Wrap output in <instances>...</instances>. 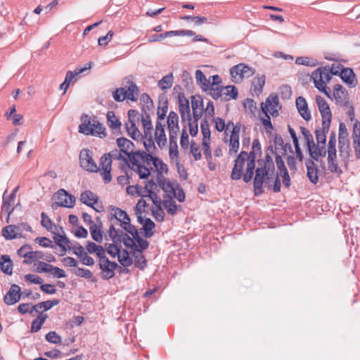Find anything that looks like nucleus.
<instances>
[{
	"label": "nucleus",
	"mask_w": 360,
	"mask_h": 360,
	"mask_svg": "<svg viewBox=\"0 0 360 360\" xmlns=\"http://www.w3.org/2000/svg\"><path fill=\"white\" fill-rule=\"evenodd\" d=\"M81 121L82 124L79 126V133L97 136L100 138L106 136L105 128L98 120L94 119L91 122V117L84 114L82 115Z\"/></svg>",
	"instance_id": "nucleus-1"
},
{
	"label": "nucleus",
	"mask_w": 360,
	"mask_h": 360,
	"mask_svg": "<svg viewBox=\"0 0 360 360\" xmlns=\"http://www.w3.org/2000/svg\"><path fill=\"white\" fill-rule=\"evenodd\" d=\"M255 176L253 179L254 195L259 196L264 193L263 184H268L270 181L269 176L271 172V169H267L265 166H261L255 169Z\"/></svg>",
	"instance_id": "nucleus-2"
},
{
	"label": "nucleus",
	"mask_w": 360,
	"mask_h": 360,
	"mask_svg": "<svg viewBox=\"0 0 360 360\" xmlns=\"http://www.w3.org/2000/svg\"><path fill=\"white\" fill-rule=\"evenodd\" d=\"M53 199L56 202L52 204L53 209H57L59 207L72 208L75 203V196L70 194L63 188L59 189L53 195Z\"/></svg>",
	"instance_id": "nucleus-3"
},
{
	"label": "nucleus",
	"mask_w": 360,
	"mask_h": 360,
	"mask_svg": "<svg viewBox=\"0 0 360 360\" xmlns=\"http://www.w3.org/2000/svg\"><path fill=\"white\" fill-rule=\"evenodd\" d=\"M255 72L254 68L245 63H239L230 69L232 81L235 83H239L243 78H248L252 76Z\"/></svg>",
	"instance_id": "nucleus-4"
},
{
	"label": "nucleus",
	"mask_w": 360,
	"mask_h": 360,
	"mask_svg": "<svg viewBox=\"0 0 360 360\" xmlns=\"http://www.w3.org/2000/svg\"><path fill=\"white\" fill-rule=\"evenodd\" d=\"M91 151L87 148L82 149L79 153L80 166L87 172L96 173L100 170L94 160Z\"/></svg>",
	"instance_id": "nucleus-5"
},
{
	"label": "nucleus",
	"mask_w": 360,
	"mask_h": 360,
	"mask_svg": "<svg viewBox=\"0 0 360 360\" xmlns=\"http://www.w3.org/2000/svg\"><path fill=\"white\" fill-rule=\"evenodd\" d=\"M18 190V187L15 188L12 193L9 195H6L7 191H6L3 195V202L1 206V211L6 214V222H9L11 214L14 210V202L16 197V193Z\"/></svg>",
	"instance_id": "nucleus-6"
},
{
	"label": "nucleus",
	"mask_w": 360,
	"mask_h": 360,
	"mask_svg": "<svg viewBox=\"0 0 360 360\" xmlns=\"http://www.w3.org/2000/svg\"><path fill=\"white\" fill-rule=\"evenodd\" d=\"M99 269L101 270V276L104 280H109L115 276V271L119 267L115 262H112L109 259L98 262Z\"/></svg>",
	"instance_id": "nucleus-7"
},
{
	"label": "nucleus",
	"mask_w": 360,
	"mask_h": 360,
	"mask_svg": "<svg viewBox=\"0 0 360 360\" xmlns=\"http://www.w3.org/2000/svg\"><path fill=\"white\" fill-rule=\"evenodd\" d=\"M101 175L105 184H108L112 180L111 169L112 160L107 155L104 154L100 159Z\"/></svg>",
	"instance_id": "nucleus-8"
},
{
	"label": "nucleus",
	"mask_w": 360,
	"mask_h": 360,
	"mask_svg": "<svg viewBox=\"0 0 360 360\" xmlns=\"http://www.w3.org/2000/svg\"><path fill=\"white\" fill-rule=\"evenodd\" d=\"M262 107H266L268 112L273 117H277L278 115V111L281 108V106L279 105L278 96L273 94H270L266 99L265 103H262Z\"/></svg>",
	"instance_id": "nucleus-9"
},
{
	"label": "nucleus",
	"mask_w": 360,
	"mask_h": 360,
	"mask_svg": "<svg viewBox=\"0 0 360 360\" xmlns=\"http://www.w3.org/2000/svg\"><path fill=\"white\" fill-rule=\"evenodd\" d=\"M21 296L20 287L17 284H12L9 290L4 297V302L6 305H13L20 301Z\"/></svg>",
	"instance_id": "nucleus-10"
},
{
	"label": "nucleus",
	"mask_w": 360,
	"mask_h": 360,
	"mask_svg": "<svg viewBox=\"0 0 360 360\" xmlns=\"http://www.w3.org/2000/svg\"><path fill=\"white\" fill-rule=\"evenodd\" d=\"M320 70L321 69H316L311 74V78L314 81V86L328 98H331L330 88L326 86V81L323 80L321 75L320 74Z\"/></svg>",
	"instance_id": "nucleus-11"
},
{
	"label": "nucleus",
	"mask_w": 360,
	"mask_h": 360,
	"mask_svg": "<svg viewBox=\"0 0 360 360\" xmlns=\"http://www.w3.org/2000/svg\"><path fill=\"white\" fill-rule=\"evenodd\" d=\"M257 155L255 151L252 150L248 154L246 170L243 174V181L245 183L250 182L252 179L255 169Z\"/></svg>",
	"instance_id": "nucleus-12"
},
{
	"label": "nucleus",
	"mask_w": 360,
	"mask_h": 360,
	"mask_svg": "<svg viewBox=\"0 0 360 360\" xmlns=\"http://www.w3.org/2000/svg\"><path fill=\"white\" fill-rule=\"evenodd\" d=\"M337 103L342 106H347L349 103L347 91L341 84H336L334 86L333 94Z\"/></svg>",
	"instance_id": "nucleus-13"
},
{
	"label": "nucleus",
	"mask_w": 360,
	"mask_h": 360,
	"mask_svg": "<svg viewBox=\"0 0 360 360\" xmlns=\"http://www.w3.org/2000/svg\"><path fill=\"white\" fill-rule=\"evenodd\" d=\"M308 152L310 156V159L313 161L319 162V158H323L328 153V149H326V145H319L315 143L308 148ZM320 162L323 164V160H320Z\"/></svg>",
	"instance_id": "nucleus-14"
},
{
	"label": "nucleus",
	"mask_w": 360,
	"mask_h": 360,
	"mask_svg": "<svg viewBox=\"0 0 360 360\" xmlns=\"http://www.w3.org/2000/svg\"><path fill=\"white\" fill-rule=\"evenodd\" d=\"M328 169L334 174L340 175L342 173L341 168L338 165L336 148L328 150Z\"/></svg>",
	"instance_id": "nucleus-15"
},
{
	"label": "nucleus",
	"mask_w": 360,
	"mask_h": 360,
	"mask_svg": "<svg viewBox=\"0 0 360 360\" xmlns=\"http://www.w3.org/2000/svg\"><path fill=\"white\" fill-rule=\"evenodd\" d=\"M124 84L127 86V89L125 90V99L127 98L131 101H136L138 99L139 89L137 85L129 78L125 77Z\"/></svg>",
	"instance_id": "nucleus-16"
},
{
	"label": "nucleus",
	"mask_w": 360,
	"mask_h": 360,
	"mask_svg": "<svg viewBox=\"0 0 360 360\" xmlns=\"http://www.w3.org/2000/svg\"><path fill=\"white\" fill-rule=\"evenodd\" d=\"M191 106L194 122H198L204 112L203 101L200 96L198 99L195 96H191Z\"/></svg>",
	"instance_id": "nucleus-17"
},
{
	"label": "nucleus",
	"mask_w": 360,
	"mask_h": 360,
	"mask_svg": "<svg viewBox=\"0 0 360 360\" xmlns=\"http://www.w3.org/2000/svg\"><path fill=\"white\" fill-rule=\"evenodd\" d=\"M316 102L318 105L322 120H332V113L326 101L321 96H316Z\"/></svg>",
	"instance_id": "nucleus-18"
},
{
	"label": "nucleus",
	"mask_w": 360,
	"mask_h": 360,
	"mask_svg": "<svg viewBox=\"0 0 360 360\" xmlns=\"http://www.w3.org/2000/svg\"><path fill=\"white\" fill-rule=\"evenodd\" d=\"M340 78L349 87H354L357 84L356 75L352 68L343 67L340 71Z\"/></svg>",
	"instance_id": "nucleus-19"
},
{
	"label": "nucleus",
	"mask_w": 360,
	"mask_h": 360,
	"mask_svg": "<svg viewBox=\"0 0 360 360\" xmlns=\"http://www.w3.org/2000/svg\"><path fill=\"white\" fill-rule=\"evenodd\" d=\"M305 166L307 167V176L309 180L313 184H316L319 182L318 167L316 166L313 160L309 158L305 160Z\"/></svg>",
	"instance_id": "nucleus-20"
},
{
	"label": "nucleus",
	"mask_w": 360,
	"mask_h": 360,
	"mask_svg": "<svg viewBox=\"0 0 360 360\" xmlns=\"http://www.w3.org/2000/svg\"><path fill=\"white\" fill-rule=\"evenodd\" d=\"M112 212L108 217V220L112 221L115 219L120 222L121 226H124V223L131 221V219L127 213L119 207H113L111 208Z\"/></svg>",
	"instance_id": "nucleus-21"
},
{
	"label": "nucleus",
	"mask_w": 360,
	"mask_h": 360,
	"mask_svg": "<svg viewBox=\"0 0 360 360\" xmlns=\"http://www.w3.org/2000/svg\"><path fill=\"white\" fill-rule=\"evenodd\" d=\"M296 107L301 117L306 121H309L311 116L308 109V105L306 99L302 96L296 98Z\"/></svg>",
	"instance_id": "nucleus-22"
},
{
	"label": "nucleus",
	"mask_w": 360,
	"mask_h": 360,
	"mask_svg": "<svg viewBox=\"0 0 360 360\" xmlns=\"http://www.w3.org/2000/svg\"><path fill=\"white\" fill-rule=\"evenodd\" d=\"M106 118L108 127L115 132L118 131L120 133L122 122L115 115V113L113 111H108L106 114Z\"/></svg>",
	"instance_id": "nucleus-23"
},
{
	"label": "nucleus",
	"mask_w": 360,
	"mask_h": 360,
	"mask_svg": "<svg viewBox=\"0 0 360 360\" xmlns=\"http://www.w3.org/2000/svg\"><path fill=\"white\" fill-rule=\"evenodd\" d=\"M80 200L83 204H85L89 207H94V205L98 202V198L92 191H85L82 193Z\"/></svg>",
	"instance_id": "nucleus-24"
},
{
	"label": "nucleus",
	"mask_w": 360,
	"mask_h": 360,
	"mask_svg": "<svg viewBox=\"0 0 360 360\" xmlns=\"http://www.w3.org/2000/svg\"><path fill=\"white\" fill-rule=\"evenodd\" d=\"M1 270L6 275H11L13 271V262L10 256L3 255L0 257Z\"/></svg>",
	"instance_id": "nucleus-25"
},
{
	"label": "nucleus",
	"mask_w": 360,
	"mask_h": 360,
	"mask_svg": "<svg viewBox=\"0 0 360 360\" xmlns=\"http://www.w3.org/2000/svg\"><path fill=\"white\" fill-rule=\"evenodd\" d=\"M60 303V300L53 299L39 302L37 304L32 305V310H35L36 312H39V310L44 309V311H48L54 306L58 305Z\"/></svg>",
	"instance_id": "nucleus-26"
},
{
	"label": "nucleus",
	"mask_w": 360,
	"mask_h": 360,
	"mask_svg": "<svg viewBox=\"0 0 360 360\" xmlns=\"http://www.w3.org/2000/svg\"><path fill=\"white\" fill-rule=\"evenodd\" d=\"M245 163L243 162L235 160L234 165L231 171V178L232 180L237 181L243 178V167Z\"/></svg>",
	"instance_id": "nucleus-27"
},
{
	"label": "nucleus",
	"mask_w": 360,
	"mask_h": 360,
	"mask_svg": "<svg viewBox=\"0 0 360 360\" xmlns=\"http://www.w3.org/2000/svg\"><path fill=\"white\" fill-rule=\"evenodd\" d=\"M54 234L53 240L56 243V244L59 246L62 251L63 252V254L60 255H64L65 252L67 251V248L65 245H68L70 243V239L66 236L65 234L60 235L59 233H56L55 232H53Z\"/></svg>",
	"instance_id": "nucleus-28"
},
{
	"label": "nucleus",
	"mask_w": 360,
	"mask_h": 360,
	"mask_svg": "<svg viewBox=\"0 0 360 360\" xmlns=\"http://www.w3.org/2000/svg\"><path fill=\"white\" fill-rule=\"evenodd\" d=\"M140 101L142 104L141 112H149L153 110L154 103L148 94H141Z\"/></svg>",
	"instance_id": "nucleus-29"
},
{
	"label": "nucleus",
	"mask_w": 360,
	"mask_h": 360,
	"mask_svg": "<svg viewBox=\"0 0 360 360\" xmlns=\"http://www.w3.org/2000/svg\"><path fill=\"white\" fill-rule=\"evenodd\" d=\"M265 80L266 78L264 75L255 77L252 82L251 90H252L255 94L259 95L262 92Z\"/></svg>",
	"instance_id": "nucleus-30"
},
{
	"label": "nucleus",
	"mask_w": 360,
	"mask_h": 360,
	"mask_svg": "<svg viewBox=\"0 0 360 360\" xmlns=\"http://www.w3.org/2000/svg\"><path fill=\"white\" fill-rule=\"evenodd\" d=\"M195 79L202 91H206L210 89V81L206 78L205 74L200 70L195 71Z\"/></svg>",
	"instance_id": "nucleus-31"
},
{
	"label": "nucleus",
	"mask_w": 360,
	"mask_h": 360,
	"mask_svg": "<svg viewBox=\"0 0 360 360\" xmlns=\"http://www.w3.org/2000/svg\"><path fill=\"white\" fill-rule=\"evenodd\" d=\"M164 198H167L168 199H165L163 201V205L166 208L167 212L171 215H174L176 213L177 210V205L175 201L173 200L172 197L168 194L164 195Z\"/></svg>",
	"instance_id": "nucleus-32"
},
{
	"label": "nucleus",
	"mask_w": 360,
	"mask_h": 360,
	"mask_svg": "<svg viewBox=\"0 0 360 360\" xmlns=\"http://www.w3.org/2000/svg\"><path fill=\"white\" fill-rule=\"evenodd\" d=\"M208 90L210 91V94L211 95L213 99L217 100L219 98H221V100L224 101H229V98L224 97V86H210V89Z\"/></svg>",
	"instance_id": "nucleus-33"
},
{
	"label": "nucleus",
	"mask_w": 360,
	"mask_h": 360,
	"mask_svg": "<svg viewBox=\"0 0 360 360\" xmlns=\"http://www.w3.org/2000/svg\"><path fill=\"white\" fill-rule=\"evenodd\" d=\"M179 110L182 122L192 120L189 101H186V103L179 105Z\"/></svg>",
	"instance_id": "nucleus-34"
},
{
	"label": "nucleus",
	"mask_w": 360,
	"mask_h": 360,
	"mask_svg": "<svg viewBox=\"0 0 360 360\" xmlns=\"http://www.w3.org/2000/svg\"><path fill=\"white\" fill-rule=\"evenodd\" d=\"M125 128L127 134L134 140L136 141L141 136V133L136 125L135 122L125 123Z\"/></svg>",
	"instance_id": "nucleus-35"
},
{
	"label": "nucleus",
	"mask_w": 360,
	"mask_h": 360,
	"mask_svg": "<svg viewBox=\"0 0 360 360\" xmlns=\"http://www.w3.org/2000/svg\"><path fill=\"white\" fill-rule=\"evenodd\" d=\"M155 224L150 218H146L145 223L143 224L144 237L146 238L152 237L155 233Z\"/></svg>",
	"instance_id": "nucleus-36"
},
{
	"label": "nucleus",
	"mask_w": 360,
	"mask_h": 360,
	"mask_svg": "<svg viewBox=\"0 0 360 360\" xmlns=\"http://www.w3.org/2000/svg\"><path fill=\"white\" fill-rule=\"evenodd\" d=\"M15 229H18L16 225L6 226L2 229L1 235L5 238L6 240H13L17 238Z\"/></svg>",
	"instance_id": "nucleus-37"
},
{
	"label": "nucleus",
	"mask_w": 360,
	"mask_h": 360,
	"mask_svg": "<svg viewBox=\"0 0 360 360\" xmlns=\"http://www.w3.org/2000/svg\"><path fill=\"white\" fill-rule=\"evenodd\" d=\"M295 63L297 65H302L308 67H315L319 65V62L316 59L307 56H300L295 60Z\"/></svg>",
	"instance_id": "nucleus-38"
},
{
	"label": "nucleus",
	"mask_w": 360,
	"mask_h": 360,
	"mask_svg": "<svg viewBox=\"0 0 360 360\" xmlns=\"http://www.w3.org/2000/svg\"><path fill=\"white\" fill-rule=\"evenodd\" d=\"M117 256L118 257L119 262L124 267L129 266L133 264V259L129 257V252L127 250H123L122 254L120 252V255Z\"/></svg>",
	"instance_id": "nucleus-39"
},
{
	"label": "nucleus",
	"mask_w": 360,
	"mask_h": 360,
	"mask_svg": "<svg viewBox=\"0 0 360 360\" xmlns=\"http://www.w3.org/2000/svg\"><path fill=\"white\" fill-rule=\"evenodd\" d=\"M167 128L179 129V116L174 111H170L167 117Z\"/></svg>",
	"instance_id": "nucleus-40"
},
{
	"label": "nucleus",
	"mask_w": 360,
	"mask_h": 360,
	"mask_svg": "<svg viewBox=\"0 0 360 360\" xmlns=\"http://www.w3.org/2000/svg\"><path fill=\"white\" fill-rule=\"evenodd\" d=\"M74 274L77 276L84 278L86 279H91L93 283L97 282V279L93 276V274L89 269L78 267L75 270Z\"/></svg>",
	"instance_id": "nucleus-41"
},
{
	"label": "nucleus",
	"mask_w": 360,
	"mask_h": 360,
	"mask_svg": "<svg viewBox=\"0 0 360 360\" xmlns=\"http://www.w3.org/2000/svg\"><path fill=\"white\" fill-rule=\"evenodd\" d=\"M116 143L120 148H124V150H127L129 151H131L133 150L134 148L135 147L134 143L125 137L117 138L116 140Z\"/></svg>",
	"instance_id": "nucleus-42"
},
{
	"label": "nucleus",
	"mask_w": 360,
	"mask_h": 360,
	"mask_svg": "<svg viewBox=\"0 0 360 360\" xmlns=\"http://www.w3.org/2000/svg\"><path fill=\"white\" fill-rule=\"evenodd\" d=\"M262 111L265 115L266 118L261 117L260 120L265 128L266 132L267 134L271 133V131L273 130L274 127H273V125L271 122V117H270L269 115L268 114L266 107H262Z\"/></svg>",
	"instance_id": "nucleus-43"
},
{
	"label": "nucleus",
	"mask_w": 360,
	"mask_h": 360,
	"mask_svg": "<svg viewBox=\"0 0 360 360\" xmlns=\"http://www.w3.org/2000/svg\"><path fill=\"white\" fill-rule=\"evenodd\" d=\"M89 231L92 237V239L97 243H101L103 241V234L97 224H94L89 226Z\"/></svg>",
	"instance_id": "nucleus-44"
},
{
	"label": "nucleus",
	"mask_w": 360,
	"mask_h": 360,
	"mask_svg": "<svg viewBox=\"0 0 360 360\" xmlns=\"http://www.w3.org/2000/svg\"><path fill=\"white\" fill-rule=\"evenodd\" d=\"M119 243H106L105 244V252H108L112 258H115L117 255H119L121 250V245Z\"/></svg>",
	"instance_id": "nucleus-45"
},
{
	"label": "nucleus",
	"mask_w": 360,
	"mask_h": 360,
	"mask_svg": "<svg viewBox=\"0 0 360 360\" xmlns=\"http://www.w3.org/2000/svg\"><path fill=\"white\" fill-rule=\"evenodd\" d=\"M152 163L156 168L157 174H162V172H168L169 169L167 165L159 158L155 157Z\"/></svg>",
	"instance_id": "nucleus-46"
},
{
	"label": "nucleus",
	"mask_w": 360,
	"mask_h": 360,
	"mask_svg": "<svg viewBox=\"0 0 360 360\" xmlns=\"http://www.w3.org/2000/svg\"><path fill=\"white\" fill-rule=\"evenodd\" d=\"M173 83V75L170 73L163 77L158 82L159 87L162 89H167L170 88Z\"/></svg>",
	"instance_id": "nucleus-47"
},
{
	"label": "nucleus",
	"mask_w": 360,
	"mask_h": 360,
	"mask_svg": "<svg viewBox=\"0 0 360 360\" xmlns=\"http://www.w3.org/2000/svg\"><path fill=\"white\" fill-rule=\"evenodd\" d=\"M121 235V242L122 241L124 245L129 248L133 249L136 248V245L134 242V239L131 238L127 233H124L122 231H120Z\"/></svg>",
	"instance_id": "nucleus-48"
},
{
	"label": "nucleus",
	"mask_w": 360,
	"mask_h": 360,
	"mask_svg": "<svg viewBox=\"0 0 360 360\" xmlns=\"http://www.w3.org/2000/svg\"><path fill=\"white\" fill-rule=\"evenodd\" d=\"M120 231L121 230H117L115 228L114 224H111L110 226L108 233H109V236H110L111 240L114 243H121V235L120 234Z\"/></svg>",
	"instance_id": "nucleus-49"
},
{
	"label": "nucleus",
	"mask_w": 360,
	"mask_h": 360,
	"mask_svg": "<svg viewBox=\"0 0 360 360\" xmlns=\"http://www.w3.org/2000/svg\"><path fill=\"white\" fill-rule=\"evenodd\" d=\"M200 127L203 136L202 140L206 141V139H207L209 141L210 139L211 132L210 129V124L207 119L205 118L202 120L200 123Z\"/></svg>",
	"instance_id": "nucleus-50"
},
{
	"label": "nucleus",
	"mask_w": 360,
	"mask_h": 360,
	"mask_svg": "<svg viewBox=\"0 0 360 360\" xmlns=\"http://www.w3.org/2000/svg\"><path fill=\"white\" fill-rule=\"evenodd\" d=\"M226 89V92H224V97L230 99H236L238 98V92L237 88L233 85H229L224 87V90Z\"/></svg>",
	"instance_id": "nucleus-51"
},
{
	"label": "nucleus",
	"mask_w": 360,
	"mask_h": 360,
	"mask_svg": "<svg viewBox=\"0 0 360 360\" xmlns=\"http://www.w3.org/2000/svg\"><path fill=\"white\" fill-rule=\"evenodd\" d=\"M300 131L306 141V144L308 149L314 143L313 136L311 132L304 127H300Z\"/></svg>",
	"instance_id": "nucleus-52"
},
{
	"label": "nucleus",
	"mask_w": 360,
	"mask_h": 360,
	"mask_svg": "<svg viewBox=\"0 0 360 360\" xmlns=\"http://www.w3.org/2000/svg\"><path fill=\"white\" fill-rule=\"evenodd\" d=\"M350 152V147L339 149V155L341 158V160L343 162L345 166L346 167L349 162Z\"/></svg>",
	"instance_id": "nucleus-53"
},
{
	"label": "nucleus",
	"mask_w": 360,
	"mask_h": 360,
	"mask_svg": "<svg viewBox=\"0 0 360 360\" xmlns=\"http://www.w3.org/2000/svg\"><path fill=\"white\" fill-rule=\"evenodd\" d=\"M263 162L262 166H265L267 169H271V172L274 171L275 167L273 159L271 158V155L266 154L264 156V159H259L257 160V162L260 164V162Z\"/></svg>",
	"instance_id": "nucleus-54"
},
{
	"label": "nucleus",
	"mask_w": 360,
	"mask_h": 360,
	"mask_svg": "<svg viewBox=\"0 0 360 360\" xmlns=\"http://www.w3.org/2000/svg\"><path fill=\"white\" fill-rule=\"evenodd\" d=\"M155 139L160 148H162L167 143L165 131L155 132Z\"/></svg>",
	"instance_id": "nucleus-55"
},
{
	"label": "nucleus",
	"mask_w": 360,
	"mask_h": 360,
	"mask_svg": "<svg viewBox=\"0 0 360 360\" xmlns=\"http://www.w3.org/2000/svg\"><path fill=\"white\" fill-rule=\"evenodd\" d=\"M134 239L138 243L139 247V249H138L137 247L134 248V251L142 252L143 250L148 249L149 243L146 240L142 238L139 235H137Z\"/></svg>",
	"instance_id": "nucleus-56"
},
{
	"label": "nucleus",
	"mask_w": 360,
	"mask_h": 360,
	"mask_svg": "<svg viewBox=\"0 0 360 360\" xmlns=\"http://www.w3.org/2000/svg\"><path fill=\"white\" fill-rule=\"evenodd\" d=\"M141 179H147L150 175V170L146 166L139 165L135 170Z\"/></svg>",
	"instance_id": "nucleus-57"
},
{
	"label": "nucleus",
	"mask_w": 360,
	"mask_h": 360,
	"mask_svg": "<svg viewBox=\"0 0 360 360\" xmlns=\"http://www.w3.org/2000/svg\"><path fill=\"white\" fill-rule=\"evenodd\" d=\"M32 248L29 244L23 245L20 249L18 250V255L20 257L29 258L31 255Z\"/></svg>",
	"instance_id": "nucleus-58"
},
{
	"label": "nucleus",
	"mask_w": 360,
	"mask_h": 360,
	"mask_svg": "<svg viewBox=\"0 0 360 360\" xmlns=\"http://www.w3.org/2000/svg\"><path fill=\"white\" fill-rule=\"evenodd\" d=\"M41 226L44 227L47 231H51L53 226H54L51 219L44 212L41 213Z\"/></svg>",
	"instance_id": "nucleus-59"
},
{
	"label": "nucleus",
	"mask_w": 360,
	"mask_h": 360,
	"mask_svg": "<svg viewBox=\"0 0 360 360\" xmlns=\"http://www.w3.org/2000/svg\"><path fill=\"white\" fill-rule=\"evenodd\" d=\"M152 215L153 217L157 220L158 221H163L165 219V212L163 209L162 208V206L160 205H158V207L156 209H152Z\"/></svg>",
	"instance_id": "nucleus-60"
},
{
	"label": "nucleus",
	"mask_w": 360,
	"mask_h": 360,
	"mask_svg": "<svg viewBox=\"0 0 360 360\" xmlns=\"http://www.w3.org/2000/svg\"><path fill=\"white\" fill-rule=\"evenodd\" d=\"M53 267V266L50 264L39 261L36 271L37 273H51L52 272Z\"/></svg>",
	"instance_id": "nucleus-61"
},
{
	"label": "nucleus",
	"mask_w": 360,
	"mask_h": 360,
	"mask_svg": "<svg viewBox=\"0 0 360 360\" xmlns=\"http://www.w3.org/2000/svg\"><path fill=\"white\" fill-rule=\"evenodd\" d=\"M46 340L53 344L61 343V337L55 331H50L45 335Z\"/></svg>",
	"instance_id": "nucleus-62"
},
{
	"label": "nucleus",
	"mask_w": 360,
	"mask_h": 360,
	"mask_svg": "<svg viewBox=\"0 0 360 360\" xmlns=\"http://www.w3.org/2000/svg\"><path fill=\"white\" fill-rule=\"evenodd\" d=\"M82 264L91 266L94 265V259L90 257L86 252H84L80 256L78 257Z\"/></svg>",
	"instance_id": "nucleus-63"
},
{
	"label": "nucleus",
	"mask_w": 360,
	"mask_h": 360,
	"mask_svg": "<svg viewBox=\"0 0 360 360\" xmlns=\"http://www.w3.org/2000/svg\"><path fill=\"white\" fill-rule=\"evenodd\" d=\"M181 79L184 86L186 89H190L193 85V79L190 73L186 70H184L181 74Z\"/></svg>",
	"instance_id": "nucleus-64"
}]
</instances>
